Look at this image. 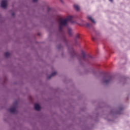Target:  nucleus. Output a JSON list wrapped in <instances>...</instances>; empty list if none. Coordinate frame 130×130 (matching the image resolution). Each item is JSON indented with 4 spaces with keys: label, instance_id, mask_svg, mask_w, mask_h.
I'll return each instance as SVG.
<instances>
[{
    "label": "nucleus",
    "instance_id": "obj_4",
    "mask_svg": "<svg viewBox=\"0 0 130 130\" xmlns=\"http://www.w3.org/2000/svg\"><path fill=\"white\" fill-rule=\"evenodd\" d=\"M112 80V77L111 76H109L108 77L105 78V80L104 81V84L107 85V84H109L110 82H111Z\"/></svg>",
    "mask_w": 130,
    "mask_h": 130
},
{
    "label": "nucleus",
    "instance_id": "obj_5",
    "mask_svg": "<svg viewBox=\"0 0 130 130\" xmlns=\"http://www.w3.org/2000/svg\"><path fill=\"white\" fill-rule=\"evenodd\" d=\"M35 109L36 110H38V111H39V110H40V109H41V107H40V105H39V104H36L35 105Z\"/></svg>",
    "mask_w": 130,
    "mask_h": 130
},
{
    "label": "nucleus",
    "instance_id": "obj_19",
    "mask_svg": "<svg viewBox=\"0 0 130 130\" xmlns=\"http://www.w3.org/2000/svg\"><path fill=\"white\" fill-rule=\"evenodd\" d=\"M92 40H95V38H92Z\"/></svg>",
    "mask_w": 130,
    "mask_h": 130
},
{
    "label": "nucleus",
    "instance_id": "obj_13",
    "mask_svg": "<svg viewBox=\"0 0 130 130\" xmlns=\"http://www.w3.org/2000/svg\"><path fill=\"white\" fill-rule=\"evenodd\" d=\"M78 39H80V35L79 34H77L76 35V37H75V40H78Z\"/></svg>",
    "mask_w": 130,
    "mask_h": 130
},
{
    "label": "nucleus",
    "instance_id": "obj_18",
    "mask_svg": "<svg viewBox=\"0 0 130 130\" xmlns=\"http://www.w3.org/2000/svg\"><path fill=\"white\" fill-rule=\"evenodd\" d=\"M89 58H92V57L91 56H89Z\"/></svg>",
    "mask_w": 130,
    "mask_h": 130
},
{
    "label": "nucleus",
    "instance_id": "obj_21",
    "mask_svg": "<svg viewBox=\"0 0 130 130\" xmlns=\"http://www.w3.org/2000/svg\"><path fill=\"white\" fill-rule=\"evenodd\" d=\"M48 10H49V8H48Z\"/></svg>",
    "mask_w": 130,
    "mask_h": 130
},
{
    "label": "nucleus",
    "instance_id": "obj_2",
    "mask_svg": "<svg viewBox=\"0 0 130 130\" xmlns=\"http://www.w3.org/2000/svg\"><path fill=\"white\" fill-rule=\"evenodd\" d=\"M14 106L12 108H11L9 109V111L11 113H16V112L17 111V105H18V102H15L13 103Z\"/></svg>",
    "mask_w": 130,
    "mask_h": 130
},
{
    "label": "nucleus",
    "instance_id": "obj_14",
    "mask_svg": "<svg viewBox=\"0 0 130 130\" xmlns=\"http://www.w3.org/2000/svg\"><path fill=\"white\" fill-rule=\"evenodd\" d=\"M86 27H87V28H90V27H91V24L86 23Z\"/></svg>",
    "mask_w": 130,
    "mask_h": 130
},
{
    "label": "nucleus",
    "instance_id": "obj_10",
    "mask_svg": "<svg viewBox=\"0 0 130 130\" xmlns=\"http://www.w3.org/2000/svg\"><path fill=\"white\" fill-rule=\"evenodd\" d=\"M87 18H88V20H89V21H91V22H92V23H94V24H95V23H96L95 22V20H94V19L93 18H92V17L88 16Z\"/></svg>",
    "mask_w": 130,
    "mask_h": 130
},
{
    "label": "nucleus",
    "instance_id": "obj_7",
    "mask_svg": "<svg viewBox=\"0 0 130 130\" xmlns=\"http://www.w3.org/2000/svg\"><path fill=\"white\" fill-rule=\"evenodd\" d=\"M68 32L69 36H72V35H73V30H72V28H68Z\"/></svg>",
    "mask_w": 130,
    "mask_h": 130
},
{
    "label": "nucleus",
    "instance_id": "obj_15",
    "mask_svg": "<svg viewBox=\"0 0 130 130\" xmlns=\"http://www.w3.org/2000/svg\"><path fill=\"white\" fill-rule=\"evenodd\" d=\"M38 0H32L33 3H36Z\"/></svg>",
    "mask_w": 130,
    "mask_h": 130
},
{
    "label": "nucleus",
    "instance_id": "obj_1",
    "mask_svg": "<svg viewBox=\"0 0 130 130\" xmlns=\"http://www.w3.org/2000/svg\"><path fill=\"white\" fill-rule=\"evenodd\" d=\"M59 32H61L62 31V26H67L68 25V21H67V19L62 20L60 19L59 20Z\"/></svg>",
    "mask_w": 130,
    "mask_h": 130
},
{
    "label": "nucleus",
    "instance_id": "obj_20",
    "mask_svg": "<svg viewBox=\"0 0 130 130\" xmlns=\"http://www.w3.org/2000/svg\"><path fill=\"white\" fill-rule=\"evenodd\" d=\"M74 54H76V52H74Z\"/></svg>",
    "mask_w": 130,
    "mask_h": 130
},
{
    "label": "nucleus",
    "instance_id": "obj_6",
    "mask_svg": "<svg viewBox=\"0 0 130 130\" xmlns=\"http://www.w3.org/2000/svg\"><path fill=\"white\" fill-rule=\"evenodd\" d=\"M81 54L82 55V58H83V60L86 61V54L85 53V52H84V51H82Z\"/></svg>",
    "mask_w": 130,
    "mask_h": 130
},
{
    "label": "nucleus",
    "instance_id": "obj_11",
    "mask_svg": "<svg viewBox=\"0 0 130 130\" xmlns=\"http://www.w3.org/2000/svg\"><path fill=\"white\" fill-rule=\"evenodd\" d=\"M11 56V54L8 52H5V57H9Z\"/></svg>",
    "mask_w": 130,
    "mask_h": 130
},
{
    "label": "nucleus",
    "instance_id": "obj_3",
    "mask_svg": "<svg viewBox=\"0 0 130 130\" xmlns=\"http://www.w3.org/2000/svg\"><path fill=\"white\" fill-rule=\"evenodd\" d=\"M8 2L7 1V0H3L1 2V8H3V9H6V8H7V7H8V4H7Z\"/></svg>",
    "mask_w": 130,
    "mask_h": 130
},
{
    "label": "nucleus",
    "instance_id": "obj_16",
    "mask_svg": "<svg viewBox=\"0 0 130 130\" xmlns=\"http://www.w3.org/2000/svg\"><path fill=\"white\" fill-rule=\"evenodd\" d=\"M12 16H13V17H14V16H15V13H13L12 14Z\"/></svg>",
    "mask_w": 130,
    "mask_h": 130
},
{
    "label": "nucleus",
    "instance_id": "obj_9",
    "mask_svg": "<svg viewBox=\"0 0 130 130\" xmlns=\"http://www.w3.org/2000/svg\"><path fill=\"white\" fill-rule=\"evenodd\" d=\"M74 8L76 10V11H77V12L80 11V7H79V6L77 5H74Z\"/></svg>",
    "mask_w": 130,
    "mask_h": 130
},
{
    "label": "nucleus",
    "instance_id": "obj_8",
    "mask_svg": "<svg viewBox=\"0 0 130 130\" xmlns=\"http://www.w3.org/2000/svg\"><path fill=\"white\" fill-rule=\"evenodd\" d=\"M56 74H57V73H56V72H53L51 74V75H50L49 76H48V79H51V77H54V76H55V75H56Z\"/></svg>",
    "mask_w": 130,
    "mask_h": 130
},
{
    "label": "nucleus",
    "instance_id": "obj_17",
    "mask_svg": "<svg viewBox=\"0 0 130 130\" xmlns=\"http://www.w3.org/2000/svg\"><path fill=\"white\" fill-rule=\"evenodd\" d=\"M110 2H111V3H112V2H113V0H109Z\"/></svg>",
    "mask_w": 130,
    "mask_h": 130
},
{
    "label": "nucleus",
    "instance_id": "obj_12",
    "mask_svg": "<svg viewBox=\"0 0 130 130\" xmlns=\"http://www.w3.org/2000/svg\"><path fill=\"white\" fill-rule=\"evenodd\" d=\"M72 19H73L72 16H68L67 17V19H65L67 20V21L68 22V21H72Z\"/></svg>",
    "mask_w": 130,
    "mask_h": 130
}]
</instances>
